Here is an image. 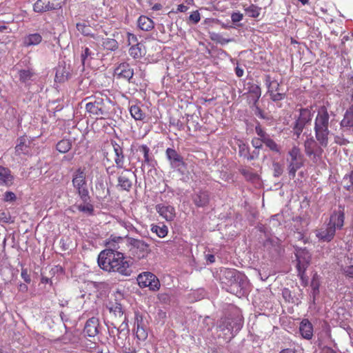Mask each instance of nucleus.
<instances>
[{"label":"nucleus","instance_id":"obj_24","mask_svg":"<svg viewBox=\"0 0 353 353\" xmlns=\"http://www.w3.org/2000/svg\"><path fill=\"white\" fill-rule=\"evenodd\" d=\"M99 319L96 317L89 319L85 325L84 332L88 336L92 337L97 335L99 332Z\"/></svg>","mask_w":353,"mask_h":353},{"label":"nucleus","instance_id":"obj_23","mask_svg":"<svg viewBox=\"0 0 353 353\" xmlns=\"http://www.w3.org/2000/svg\"><path fill=\"white\" fill-rule=\"evenodd\" d=\"M124 243V238L114 234L106 240L105 245L108 248L105 250H110L112 252H119L118 250L121 248V245Z\"/></svg>","mask_w":353,"mask_h":353},{"label":"nucleus","instance_id":"obj_6","mask_svg":"<svg viewBox=\"0 0 353 353\" xmlns=\"http://www.w3.org/2000/svg\"><path fill=\"white\" fill-rule=\"evenodd\" d=\"M243 321L241 318H221L217 323V330L224 334V338L230 340L242 328Z\"/></svg>","mask_w":353,"mask_h":353},{"label":"nucleus","instance_id":"obj_35","mask_svg":"<svg viewBox=\"0 0 353 353\" xmlns=\"http://www.w3.org/2000/svg\"><path fill=\"white\" fill-rule=\"evenodd\" d=\"M341 127H353V108L347 110L341 122Z\"/></svg>","mask_w":353,"mask_h":353},{"label":"nucleus","instance_id":"obj_4","mask_svg":"<svg viewBox=\"0 0 353 353\" xmlns=\"http://www.w3.org/2000/svg\"><path fill=\"white\" fill-rule=\"evenodd\" d=\"M345 213L344 210H335L331 214L329 222L323 225L319 229L316 230V236L319 241L323 242L331 241L336 233V229H341L344 225Z\"/></svg>","mask_w":353,"mask_h":353},{"label":"nucleus","instance_id":"obj_55","mask_svg":"<svg viewBox=\"0 0 353 353\" xmlns=\"http://www.w3.org/2000/svg\"><path fill=\"white\" fill-rule=\"evenodd\" d=\"M21 276L24 280V281L27 283H30L31 282L30 276L28 272L27 269H22L21 272Z\"/></svg>","mask_w":353,"mask_h":353},{"label":"nucleus","instance_id":"obj_63","mask_svg":"<svg viewBox=\"0 0 353 353\" xmlns=\"http://www.w3.org/2000/svg\"><path fill=\"white\" fill-rule=\"evenodd\" d=\"M122 225L125 228H126L128 231H130V230L134 229V226L130 222H125V221H123V222H122Z\"/></svg>","mask_w":353,"mask_h":353},{"label":"nucleus","instance_id":"obj_11","mask_svg":"<svg viewBox=\"0 0 353 353\" xmlns=\"http://www.w3.org/2000/svg\"><path fill=\"white\" fill-rule=\"evenodd\" d=\"M137 282L140 288H148L152 292L160 289L161 283L158 277L150 272H143L137 276Z\"/></svg>","mask_w":353,"mask_h":353},{"label":"nucleus","instance_id":"obj_40","mask_svg":"<svg viewBox=\"0 0 353 353\" xmlns=\"http://www.w3.org/2000/svg\"><path fill=\"white\" fill-rule=\"evenodd\" d=\"M248 92L253 97L254 103L256 104L261 95V88L256 84H252L249 87Z\"/></svg>","mask_w":353,"mask_h":353},{"label":"nucleus","instance_id":"obj_8","mask_svg":"<svg viewBox=\"0 0 353 353\" xmlns=\"http://www.w3.org/2000/svg\"><path fill=\"white\" fill-rule=\"evenodd\" d=\"M288 170L289 176L291 179H294L296 172L299 170L304 163V156L302 154L299 146H293L288 152L287 157Z\"/></svg>","mask_w":353,"mask_h":353},{"label":"nucleus","instance_id":"obj_41","mask_svg":"<svg viewBox=\"0 0 353 353\" xmlns=\"http://www.w3.org/2000/svg\"><path fill=\"white\" fill-rule=\"evenodd\" d=\"M136 336L139 341H144L148 337V332L143 327L141 322L137 321L136 328Z\"/></svg>","mask_w":353,"mask_h":353},{"label":"nucleus","instance_id":"obj_51","mask_svg":"<svg viewBox=\"0 0 353 353\" xmlns=\"http://www.w3.org/2000/svg\"><path fill=\"white\" fill-rule=\"evenodd\" d=\"M334 143L340 145H346L350 141L343 135H336L334 137Z\"/></svg>","mask_w":353,"mask_h":353},{"label":"nucleus","instance_id":"obj_49","mask_svg":"<svg viewBox=\"0 0 353 353\" xmlns=\"http://www.w3.org/2000/svg\"><path fill=\"white\" fill-rule=\"evenodd\" d=\"M15 150L18 154H26L28 152V146L21 142L16 145Z\"/></svg>","mask_w":353,"mask_h":353},{"label":"nucleus","instance_id":"obj_20","mask_svg":"<svg viewBox=\"0 0 353 353\" xmlns=\"http://www.w3.org/2000/svg\"><path fill=\"white\" fill-rule=\"evenodd\" d=\"M114 153V163L117 168H123L125 163V156L122 147L115 141L112 142Z\"/></svg>","mask_w":353,"mask_h":353},{"label":"nucleus","instance_id":"obj_44","mask_svg":"<svg viewBox=\"0 0 353 353\" xmlns=\"http://www.w3.org/2000/svg\"><path fill=\"white\" fill-rule=\"evenodd\" d=\"M79 211L86 213L88 215H92L94 207L91 203H87L84 205H79L77 206Z\"/></svg>","mask_w":353,"mask_h":353},{"label":"nucleus","instance_id":"obj_33","mask_svg":"<svg viewBox=\"0 0 353 353\" xmlns=\"http://www.w3.org/2000/svg\"><path fill=\"white\" fill-rule=\"evenodd\" d=\"M243 8H244V10L245 12V14L250 17H252V18H257L259 14H260V12H261V8L254 5V4H250L249 6H243Z\"/></svg>","mask_w":353,"mask_h":353},{"label":"nucleus","instance_id":"obj_30","mask_svg":"<svg viewBox=\"0 0 353 353\" xmlns=\"http://www.w3.org/2000/svg\"><path fill=\"white\" fill-rule=\"evenodd\" d=\"M138 26L143 31H149L154 28L153 21L146 16H141L138 19Z\"/></svg>","mask_w":353,"mask_h":353},{"label":"nucleus","instance_id":"obj_62","mask_svg":"<svg viewBox=\"0 0 353 353\" xmlns=\"http://www.w3.org/2000/svg\"><path fill=\"white\" fill-rule=\"evenodd\" d=\"M18 289L21 292H26L28 291V285L25 283H20L18 286Z\"/></svg>","mask_w":353,"mask_h":353},{"label":"nucleus","instance_id":"obj_34","mask_svg":"<svg viewBox=\"0 0 353 353\" xmlns=\"http://www.w3.org/2000/svg\"><path fill=\"white\" fill-rule=\"evenodd\" d=\"M102 46L105 50L114 51L119 48V44L114 39L105 38L103 39Z\"/></svg>","mask_w":353,"mask_h":353},{"label":"nucleus","instance_id":"obj_43","mask_svg":"<svg viewBox=\"0 0 353 353\" xmlns=\"http://www.w3.org/2000/svg\"><path fill=\"white\" fill-rule=\"evenodd\" d=\"M210 39L221 45L228 43L232 41V39L223 38L221 34L215 32L210 33Z\"/></svg>","mask_w":353,"mask_h":353},{"label":"nucleus","instance_id":"obj_13","mask_svg":"<svg viewBox=\"0 0 353 353\" xmlns=\"http://www.w3.org/2000/svg\"><path fill=\"white\" fill-rule=\"evenodd\" d=\"M295 255L297 261L296 269L298 274L303 277L310 262V254L306 249H296Z\"/></svg>","mask_w":353,"mask_h":353},{"label":"nucleus","instance_id":"obj_26","mask_svg":"<svg viewBox=\"0 0 353 353\" xmlns=\"http://www.w3.org/2000/svg\"><path fill=\"white\" fill-rule=\"evenodd\" d=\"M115 72L121 78L130 80L134 74L133 70L130 68L128 64L121 63L116 69Z\"/></svg>","mask_w":353,"mask_h":353},{"label":"nucleus","instance_id":"obj_56","mask_svg":"<svg viewBox=\"0 0 353 353\" xmlns=\"http://www.w3.org/2000/svg\"><path fill=\"white\" fill-rule=\"evenodd\" d=\"M243 15L240 12H234L231 15V19L233 23H237L243 19Z\"/></svg>","mask_w":353,"mask_h":353},{"label":"nucleus","instance_id":"obj_18","mask_svg":"<svg viewBox=\"0 0 353 353\" xmlns=\"http://www.w3.org/2000/svg\"><path fill=\"white\" fill-rule=\"evenodd\" d=\"M194 205L199 208L206 206L210 201V194L207 190H201L192 196Z\"/></svg>","mask_w":353,"mask_h":353},{"label":"nucleus","instance_id":"obj_1","mask_svg":"<svg viewBox=\"0 0 353 353\" xmlns=\"http://www.w3.org/2000/svg\"><path fill=\"white\" fill-rule=\"evenodd\" d=\"M330 115L325 105L319 107L314 123L315 139L307 138L304 142L305 154L314 163L319 162L326 148L332 139L333 134L329 130Z\"/></svg>","mask_w":353,"mask_h":353},{"label":"nucleus","instance_id":"obj_59","mask_svg":"<svg viewBox=\"0 0 353 353\" xmlns=\"http://www.w3.org/2000/svg\"><path fill=\"white\" fill-rule=\"evenodd\" d=\"M343 272L345 276L353 278V265H349L344 268Z\"/></svg>","mask_w":353,"mask_h":353},{"label":"nucleus","instance_id":"obj_48","mask_svg":"<svg viewBox=\"0 0 353 353\" xmlns=\"http://www.w3.org/2000/svg\"><path fill=\"white\" fill-rule=\"evenodd\" d=\"M158 300L162 303H168L170 301V294L168 292H161L157 295Z\"/></svg>","mask_w":353,"mask_h":353},{"label":"nucleus","instance_id":"obj_42","mask_svg":"<svg viewBox=\"0 0 353 353\" xmlns=\"http://www.w3.org/2000/svg\"><path fill=\"white\" fill-rule=\"evenodd\" d=\"M343 187L349 191H353V170L343 179Z\"/></svg>","mask_w":353,"mask_h":353},{"label":"nucleus","instance_id":"obj_37","mask_svg":"<svg viewBox=\"0 0 353 353\" xmlns=\"http://www.w3.org/2000/svg\"><path fill=\"white\" fill-rule=\"evenodd\" d=\"M129 54L134 59L141 57L143 54L142 45L141 43L133 44L129 49Z\"/></svg>","mask_w":353,"mask_h":353},{"label":"nucleus","instance_id":"obj_12","mask_svg":"<svg viewBox=\"0 0 353 353\" xmlns=\"http://www.w3.org/2000/svg\"><path fill=\"white\" fill-rule=\"evenodd\" d=\"M265 84L268 88V94L273 101H279L285 99V93L282 92L280 83L270 75L265 77Z\"/></svg>","mask_w":353,"mask_h":353},{"label":"nucleus","instance_id":"obj_16","mask_svg":"<svg viewBox=\"0 0 353 353\" xmlns=\"http://www.w3.org/2000/svg\"><path fill=\"white\" fill-rule=\"evenodd\" d=\"M156 210L167 221H172L175 218V209L172 205L160 203L156 205Z\"/></svg>","mask_w":353,"mask_h":353},{"label":"nucleus","instance_id":"obj_28","mask_svg":"<svg viewBox=\"0 0 353 353\" xmlns=\"http://www.w3.org/2000/svg\"><path fill=\"white\" fill-rule=\"evenodd\" d=\"M42 41V37L39 33H32L26 36L23 40L25 47H30L39 45Z\"/></svg>","mask_w":353,"mask_h":353},{"label":"nucleus","instance_id":"obj_7","mask_svg":"<svg viewBox=\"0 0 353 353\" xmlns=\"http://www.w3.org/2000/svg\"><path fill=\"white\" fill-rule=\"evenodd\" d=\"M72 183L77 194L83 202L89 200V192L87 188L86 172L85 168H77L72 174Z\"/></svg>","mask_w":353,"mask_h":353},{"label":"nucleus","instance_id":"obj_36","mask_svg":"<svg viewBox=\"0 0 353 353\" xmlns=\"http://www.w3.org/2000/svg\"><path fill=\"white\" fill-rule=\"evenodd\" d=\"M263 143L270 150L276 153L280 152V146L268 135L262 140Z\"/></svg>","mask_w":353,"mask_h":353},{"label":"nucleus","instance_id":"obj_60","mask_svg":"<svg viewBox=\"0 0 353 353\" xmlns=\"http://www.w3.org/2000/svg\"><path fill=\"white\" fill-rule=\"evenodd\" d=\"M235 74L238 77H241L244 74V70L243 68H241L239 65H237L235 68Z\"/></svg>","mask_w":353,"mask_h":353},{"label":"nucleus","instance_id":"obj_52","mask_svg":"<svg viewBox=\"0 0 353 353\" xmlns=\"http://www.w3.org/2000/svg\"><path fill=\"white\" fill-rule=\"evenodd\" d=\"M273 171L274 176H279L282 174L283 169L282 165L279 163H274L273 165Z\"/></svg>","mask_w":353,"mask_h":353},{"label":"nucleus","instance_id":"obj_64","mask_svg":"<svg viewBox=\"0 0 353 353\" xmlns=\"http://www.w3.org/2000/svg\"><path fill=\"white\" fill-rule=\"evenodd\" d=\"M0 221L8 223L9 221V218H8L4 212H0Z\"/></svg>","mask_w":353,"mask_h":353},{"label":"nucleus","instance_id":"obj_31","mask_svg":"<svg viewBox=\"0 0 353 353\" xmlns=\"http://www.w3.org/2000/svg\"><path fill=\"white\" fill-rule=\"evenodd\" d=\"M152 232L157 234V236L159 238H163L165 237L168 232V228L165 225H155L152 224L151 228H150Z\"/></svg>","mask_w":353,"mask_h":353},{"label":"nucleus","instance_id":"obj_10","mask_svg":"<svg viewBox=\"0 0 353 353\" xmlns=\"http://www.w3.org/2000/svg\"><path fill=\"white\" fill-rule=\"evenodd\" d=\"M312 114L309 109L302 108L300 110L299 115L292 127L293 136L295 137V139L299 138L305 125L312 121Z\"/></svg>","mask_w":353,"mask_h":353},{"label":"nucleus","instance_id":"obj_46","mask_svg":"<svg viewBox=\"0 0 353 353\" xmlns=\"http://www.w3.org/2000/svg\"><path fill=\"white\" fill-rule=\"evenodd\" d=\"M77 29L79 32H81L83 35L88 36L90 34V27L85 25L84 23H77Z\"/></svg>","mask_w":353,"mask_h":353},{"label":"nucleus","instance_id":"obj_27","mask_svg":"<svg viewBox=\"0 0 353 353\" xmlns=\"http://www.w3.org/2000/svg\"><path fill=\"white\" fill-rule=\"evenodd\" d=\"M18 77L21 83L28 85L33 81L34 72L32 69H21L18 71Z\"/></svg>","mask_w":353,"mask_h":353},{"label":"nucleus","instance_id":"obj_58","mask_svg":"<svg viewBox=\"0 0 353 353\" xmlns=\"http://www.w3.org/2000/svg\"><path fill=\"white\" fill-rule=\"evenodd\" d=\"M127 36H128V45H130L131 43H134V44L138 43H137V37L136 35H134V34L130 33V32H127Z\"/></svg>","mask_w":353,"mask_h":353},{"label":"nucleus","instance_id":"obj_2","mask_svg":"<svg viewBox=\"0 0 353 353\" xmlns=\"http://www.w3.org/2000/svg\"><path fill=\"white\" fill-rule=\"evenodd\" d=\"M98 265L107 272H118L123 276H130L132 261L121 252L103 250L98 256Z\"/></svg>","mask_w":353,"mask_h":353},{"label":"nucleus","instance_id":"obj_53","mask_svg":"<svg viewBox=\"0 0 353 353\" xmlns=\"http://www.w3.org/2000/svg\"><path fill=\"white\" fill-rule=\"evenodd\" d=\"M200 19L201 16L198 10L192 12L189 17V20L194 24H196L197 23H199Z\"/></svg>","mask_w":353,"mask_h":353},{"label":"nucleus","instance_id":"obj_45","mask_svg":"<svg viewBox=\"0 0 353 353\" xmlns=\"http://www.w3.org/2000/svg\"><path fill=\"white\" fill-rule=\"evenodd\" d=\"M239 172L243 174L248 180H254L258 178L256 174L253 173L251 170L246 168H241Z\"/></svg>","mask_w":353,"mask_h":353},{"label":"nucleus","instance_id":"obj_15","mask_svg":"<svg viewBox=\"0 0 353 353\" xmlns=\"http://www.w3.org/2000/svg\"><path fill=\"white\" fill-rule=\"evenodd\" d=\"M64 0H37L34 4V11L43 12L61 8Z\"/></svg>","mask_w":353,"mask_h":353},{"label":"nucleus","instance_id":"obj_50","mask_svg":"<svg viewBox=\"0 0 353 353\" xmlns=\"http://www.w3.org/2000/svg\"><path fill=\"white\" fill-rule=\"evenodd\" d=\"M17 199L16 194L10 191H7L4 193L3 201L5 202H13Z\"/></svg>","mask_w":353,"mask_h":353},{"label":"nucleus","instance_id":"obj_22","mask_svg":"<svg viewBox=\"0 0 353 353\" xmlns=\"http://www.w3.org/2000/svg\"><path fill=\"white\" fill-rule=\"evenodd\" d=\"M117 337L116 339L117 345L123 346L125 344V339L129 335L128 324L125 322V319L122 322L119 327L117 329Z\"/></svg>","mask_w":353,"mask_h":353},{"label":"nucleus","instance_id":"obj_17","mask_svg":"<svg viewBox=\"0 0 353 353\" xmlns=\"http://www.w3.org/2000/svg\"><path fill=\"white\" fill-rule=\"evenodd\" d=\"M132 173L129 169H124L118 176V186L123 190L129 191L132 183L131 177Z\"/></svg>","mask_w":353,"mask_h":353},{"label":"nucleus","instance_id":"obj_9","mask_svg":"<svg viewBox=\"0 0 353 353\" xmlns=\"http://www.w3.org/2000/svg\"><path fill=\"white\" fill-rule=\"evenodd\" d=\"M128 242L132 254L139 259L147 257L150 252L149 244L141 239L128 237Z\"/></svg>","mask_w":353,"mask_h":353},{"label":"nucleus","instance_id":"obj_14","mask_svg":"<svg viewBox=\"0 0 353 353\" xmlns=\"http://www.w3.org/2000/svg\"><path fill=\"white\" fill-rule=\"evenodd\" d=\"M166 157L168 159L170 167L180 172H183L186 168V163L183 158L174 149L168 148L165 150Z\"/></svg>","mask_w":353,"mask_h":353},{"label":"nucleus","instance_id":"obj_39","mask_svg":"<svg viewBox=\"0 0 353 353\" xmlns=\"http://www.w3.org/2000/svg\"><path fill=\"white\" fill-rule=\"evenodd\" d=\"M107 309L110 312L113 313L115 316L123 315V308L120 303H110L106 305Z\"/></svg>","mask_w":353,"mask_h":353},{"label":"nucleus","instance_id":"obj_25","mask_svg":"<svg viewBox=\"0 0 353 353\" xmlns=\"http://www.w3.org/2000/svg\"><path fill=\"white\" fill-rule=\"evenodd\" d=\"M299 332L305 339H311L313 336V326L308 319H305L301 321L299 326Z\"/></svg>","mask_w":353,"mask_h":353},{"label":"nucleus","instance_id":"obj_57","mask_svg":"<svg viewBox=\"0 0 353 353\" xmlns=\"http://www.w3.org/2000/svg\"><path fill=\"white\" fill-rule=\"evenodd\" d=\"M262 143L263 141L261 138H254L252 140V145L256 150L260 149L262 147Z\"/></svg>","mask_w":353,"mask_h":353},{"label":"nucleus","instance_id":"obj_47","mask_svg":"<svg viewBox=\"0 0 353 353\" xmlns=\"http://www.w3.org/2000/svg\"><path fill=\"white\" fill-rule=\"evenodd\" d=\"M249 147L245 143H241L239 145V154L241 157H245L249 154Z\"/></svg>","mask_w":353,"mask_h":353},{"label":"nucleus","instance_id":"obj_21","mask_svg":"<svg viewBox=\"0 0 353 353\" xmlns=\"http://www.w3.org/2000/svg\"><path fill=\"white\" fill-rule=\"evenodd\" d=\"M14 176L11 170L6 167L0 165V185L10 187L14 183Z\"/></svg>","mask_w":353,"mask_h":353},{"label":"nucleus","instance_id":"obj_19","mask_svg":"<svg viewBox=\"0 0 353 353\" xmlns=\"http://www.w3.org/2000/svg\"><path fill=\"white\" fill-rule=\"evenodd\" d=\"M138 150L143 155V161L142 165H147L150 168H155L157 161H155L153 155L150 154V150L146 145H141L139 147Z\"/></svg>","mask_w":353,"mask_h":353},{"label":"nucleus","instance_id":"obj_32","mask_svg":"<svg viewBox=\"0 0 353 353\" xmlns=\"http://www.w3.org/2000/svg\"><path fill=\"white\" fill-rule=\"evenodd\" d=\"M130 112L131 116L137 121H141L145 118V113L139 105H132L130 107Z\"/></svg>","mask_w":353,"mask_h":353},{"label":"nucleus","instance_id":"obj_5","mask_svg":"<svg viewBox=\"0 0 353 353\" xmlns=\"http://www.w3.org/2000/svg\"><path fill=\"white\" fill-rule=\"evenodd\" d=\"M85 101H87L85 110L88 113L101 118L108 116L112 101L106 94L99 92L86 97Z\"/></svg>","mask_w":353,"mask_h":353},{"label":"nucleus","instance_id":"obj_61","mask_svg":"<svg viewBox=\"0 0 353 353\" xmlns=\"http://www.w3.org/2000/svg\"><path fill=\"white\" fill-rule=\"evenodd\" d=\"M176 10L178 12H185L188 10V7L184 4H179Z\"/></svg>","mask_w":353,"mask_h":353},{"label":"nucleus","instance_id":"obj_29","mask_svg":"<svg viewBox=\"0 0 353 353\" xmlns=\"http://www.w3.org/2000/svg\"><path fill=\"white\" fill-rule=\"evenodd\" d=\"M97 54L94 50L90 49L88 47L83 48L81 59L83 66L89 65L90 61L94 58V56Z\"/></svg>","mask_w":353,"mask_h":353},{"label":"nucleus","instance_id":"obj_54","mask_svg":"<svg viewBox=\"0 0 353 353\" xmlns=\"http://www.w3.org/2000/svg\"><path fill=\"white\" fill-rule=\"evenodd\" d=\"M255 132L257 134V135L259 137V138H261V140L264 139L266 137H268L269 134H268L263 129L261 128V126L258 124L255 127Z\"/></svg>","mask_w":353,"mask_h":353},{"label":"nucleus","instance_id":"obj_3","mask_svg":"<svg viewBox=\"0 0 353 353\" xmlns=\"http://www.w3.org/2000/svg\"><path fill=\"white\" fill-rule=\"evenodd\" d=\"M222 288L227 292L241 297L246 294L247 278L234 269H225L221 278Z\"/></svg>","mask_w":353,"mask_h":353},{"label":"nucleus","instance_id":"obj_38","mask_svg":"<svg viewBox=\"0 0 353 353\" xmlns=\"http://www.w3.org/2000/svg\"><path fill=\"white\" fill-rule=\"evenodd\" d=\"M72 147V142L69 139H62L57 144V150L61 153L68 152Z\"/></svg>","mask_w":353,"mask_h":353}]
</instances>
